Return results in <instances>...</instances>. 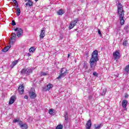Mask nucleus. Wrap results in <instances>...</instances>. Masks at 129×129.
<instances>
[{
	"label": "nucleus",
	"mask_w": 129,
	"mask_h": 129,
	"mask_svg": "<svg viewBox=\"0 0 129 129\" xmlns=\"http://www.w3.org/2000/svg\"><path fill=\"white\" fill-rule=\"evenodd\" d=\"M105 92H106V90H102V93H101V95H105Z\"/></svg>",
	"instance_id": "nucleus-30"
},
{
	"label": "nucleus",
	"mask_w": 129,
	"mask_h": 129,
	"mask_svg": "<svg viewBox=\"0 0 129 129\" xmlns=\"http://www.w3.org/2000/svg\"><path fill=\"white\" fill-rule=\"evenodd\" d=\"M91 125H92V123H91V120L89 119L87 122L86 127H87L88 128H90L91 127Z\"/></svg>",
	"instance_id": "nucleus-14"
},
{
	"label": "nucleus",
	"mask_w": 129,
	"mask_h": 129,
	"mask_svg": "<svg viewBox=\"0 0 129 129\" xmlns=\"http://www.w3.org/2000/svg\"><path fill=\"white\" fill-rule=\"evenodd\" d=\"M12 26H16V22L15 21V20L12 21Z\"/></svg>",
	"instance_id": "nucleus-33"
},
{
	"label": "nucleus",
	"mask_w": 129,
	"mask_h": 129,
	"mask_svg": "<svg viewBox=\"0 0 129 129\" xmlns=\"http://www.w3.org/2000/svg\"><path fill=\"white\" fill-rule=\"evenodd\" d=\"M24 98H25V99H28V98H29V97L27 95H26L24 96Z\"/></svg>",
	"instance_id": "nucleus-36"
},
{
	"label": "nucleus",
	"mask_w": 129,
	"mask_h": 129,
	"mask_svg": "<svg viewBox=\"0 0 129 129\" xmlns=\"http://www.w3.org/2000/svg\"><path fill=\"white\" fill-rule=\"evenodd\" d=\"M25 2H29V0H25Z\"/></svg>",
	"instance_id": "nucleus-41"
},
{
	"label": "nucleus",
	"mask_w": 129,
	"mask_h": 129,
	"mask_svg": "<svg viewBox=\"0 0 129 129\" xmlns=\"http://www.w3.org/2000/svg\"><path fill=\"white\" fill-rule=\"evenodd\" d=\"M113 56L114 58V59L116 60L120 58V53H119V52L116 51L115 52H113Z\"/></svg>",
	"instance_id": "nucleus-9"
},
{
	"label": "nucleus",
	"mask_w": 129,
	"mask_h": 129,
	"mask_svg": "<svg viewBox=\"0 0 129 129\" xmlns=\"http://www.w3.org/2000/svg\"><path fill=\"white\" fill-rule=\"evenodd\" d=\"M127 41L125 40L123 43V46H126V43H127Z\"/></svg>",
	"instance_id": "nucleus-34"
},
{
	"label": "nucleus",
	"mask_w": 129,
	"mask_h": 129,
	"mask_svg": "<svg viewBox=\"0 0 129 129\" xmlns=\"http://www.w3.org/2000/svg\"><path fill=\"white\" fill-rule=\"evenodd\" d=\"M20 121H20V120H19L18 119H14L13 120V122H14V123H16V122H19V123Z\"/></svg>",
	"instance_id": "nucleus-31"
},
{
	"label": "nucleus",
	"mask_w": 129,
	"mask_h": 129,
	"mask_svg": "<svg viewBox=\"0 0 129 129\" xmlns=\"http://www.w3.org/2000/svg\"><path fill=\"white\" fill-rule=\"evenodd\" d=\"M13 2L14 3H16V2H17V1L16 0H13Z\"/></svg>",
	"instance_id": "nucleus-39"
},
{
	"label": "nucleus",
	"mask_w": 129,
	"mask_h": 129,
	"mask_svg": "<svg viewBox=\"0 0 129 129\" xmlns=\"http://www.w3.org/2000/svg\"><path fill=\"white\" fill-rule=\"evenodd\" d=\"M19 124L20 126V127L22 128V129L28 128V126L27 125V124H26V123L23 124V122H22V121H20L19 122Z\"/></svg>",
	"instance_id": "nucleus-11"
},
{
	"label": "nucleus",
	"mask_w": 129,
	"mask_h": 129,
	"mask_svg": "<svg viewBox=\"0 0 129 129\" xmlns=\"http://www.w3.org/2000/svg\"><path fill=\"white\" fill-rule=\"evenodd\" d=\"M55 129H63V125L62 124L57 125Z\"/></svg>",
	"instance_id": "nucleus-22"
},
{
	"label": "nucleus",
	"mask_w": 129,
	"mask_h": 129,
	"mask_svg": "<svg viewBox=\"0 0 129 129\" xmlns=\"http://www.w3.org/2000/svg\"><path fill=\"white\" fill-rule=\"evenodd\" d=\"M46 28H43L41 29V31H40V34L39 35V37L40 38V39H43L44 38V37H45V30Z\"/></svg>",
	"instance_id": "nucleus-10"
},
{
	"label": "nucleus",
	"mask_w": 129,
	"mask_h": 129,
	"mask_svg": "<svg viewBox=\"0 0 129 129\" xmlns=\"http://www.w3.org/2000/svg\"><path fill=\"white\" fill-rule=\"evenodd\" d=\"M28 3V6L29 7H32V6H33V2H31V0H29Z\"/></svg>",
	"instance_id": "nucleus-27"
},
{
	"label": "nucleus",
	"mask_w": 129,
	"mask_h": 129,
	"mask_svg": "<svg viewBox=\"0 0 129 129\" xmlns=\"http://www.w3.org/2000/svg\"><path fill=\"white\" fill-rule=\"evenodd\" d=\"M14 4L16 5V6H17V8L19 7V5L18 4V2L17 1L14 2Z\"/></svg>",
	"instance_id": "nucleus-35"
},
{
	"label": "nucleus",
	"mask_w": 129,
	"mask_h": 129,
	"mask_svg": "<svg viewBox=\"0 0 129 129\" xmlns=\"http://www.w3.org/2000/svg\"><path fill=\"white\" fill-rule=\"evenodd\" d=\"M124 70L126 72H128V71H129V64L125 67Z\"/></svg>",
	"instance_id": "nucleus-28"
},
{
	"label": "nucleus",
	"mask_w": 129,
	"mask_h": 129,
	"mask_svg": "<svg viewBox=\"0 0 129 129\" xmlns=\"http://www.w3.org/2000/svg\"><path fill=\"white\" fill-rule=\"evenodd\" d=\"M35 49L34 48V47H31L29 49V52L30 53H34V51H35Z\"/></svg>",
	"instance_id": "nucleus-25"
},
{
	"label": "nucleus",
	"mask_w": 129,
	"mask_h": 129,
	"mask_svg": "<svg viewBox=\"0 0 129 129\" xmlns=\"http://www.w3.org/2000/svg\"><path fill=\"white\" fill-rule=\"evenodd\" d=\"M93 75L94 76H96V77H98V74L95 72H93Z\"/></svg>",
	"instance_id": "nucleus-32"
},
{
	"label": "nucleus",
	"mask_w": 129,
	"mask_h": 129,
	"mask_svg": "<svg viewBox=\"0 0 129 129\" xmlns=\"http://www.w3.org/2000/svg\"><path fill=\"white\" fill-rule=\"evenodd\" d=\"M117 12L119 17V20L120 22V25L124 24V11L123 10V7L121 4L119 3L117 6Z\"/></svg>",
	"instance_id": "nucleus-2"
},
{
	"label": "nucleus",
	"mask_w": 129,
	"mask_h": 129,
	"mask_svg": "<svg viewBox=\"0 0 129 129\" xmlns=\"http://www.w3.org/2000/svg\"><path fill=\"white\" fill-rule=\"evenodd\" d=\"M28 55H29V56H31V55L30 54V53H28Z\"/></svg>",
	"instance_id": "nucleus-42"
},
{
	"label": "nucleus",
	"mask_w": 129,
	"mask_h": 129,
	"mask_svg": "<svg viewBox=\"0 0 129 129\" xmlns=\"http://www.w3.org/2000/svg\"><path fill=\"white\" fill-rule=\"evenodd\" d=\"M97 56H98V51L96 50L93 52L92 57L90 59L89 64L91 70H89L87 71L89 73L91 70H94V69H95V66H96V63L98 60Z\"/></svg>",
	"instance_id": "nucleus-1"
},
{
	"label": "nucleus",
	"mask_w": 129,
	"mask_h": 129,
	"mask_svg": "<svg viewBox=\"0 0 129 129\" xmlns=\"http://www.w3.org/2000/svg\"><path fill=\"white\" fill-rule=\"evenodd\" d=\"M63 14H64V13L63 12V10H60L57 12V15H58L59 16H62V15H63Z\"/></svg>",
	"instance_id": "nucleus-21"
},
{
	"label": "nucleus",
	"mask_w": 129,
	"mask_h": 129,
	"mask_svg": "<svg viewBox=\"0 0 129 129\" xmlns=\"http://www.w3.org/2000/svg\"><path fill=\"white\" fill-rule=\"evenodd\" d=\"M98 34H99V35H101V32H100V30L98 29Z\"/></svg>",
	"instance_id": "nucleus-37"
},
{
	"label": "nucleus",
	"mask_w": 129,
	"mask_h": 129,
	"mask_svg": "<svg viewBox=\"0 0 129 129\" xmlns=\"http://www.w3.org/2000/svg\"><path fill=\"white\" fill-rule=\"evenodd\" d=\"M126 104H127V101L125 100H123L122 101V106L124 110H126Z\"/></svg>",
	"instance_id": "nucleus-13"
},
{
	"label": "nucleus",
	"mask_w": 129,
	"mask_h": 129,
	"mask_svg": "<svg viewBox=\"0 0 129 129\" xmlns=\"http://www.w3.org/2000/svg\"><path fill=\"white\" fill-rule=\"evenodd\" d=\"M24 86H23L22 85H20L18 88L19 93L20 94H23V93H24Z\"/></svg>",
	"instance_id": "nucleus-12"
},
{
	"label": "nucleus",
	"mask_w": 129,
	"mask_h": 129,
	"mask_svg": "<svg viewBox=\"0 0 129 129\" xmlns=\"http://www.w3.org/2000/svg\"><path fill=\"white\" fill-rule=\"evenodd\" d=\"M11 47H12L11 45L6 47L3 49H2L3 52H8V51H9V49L11 48Z\"/></svg>",
	"instance_id": "nucleus-18"
},
{
	"label": "nucleus",
	"mask_w": 129,
	"mask_h": 129,
	"mask_svg": "<svg viewBox=\"0 0 129 129\" xmlns=\"http://www.w3.org/2000/svg\"><path fill=\"white\" fill-rule=\"evenodd\" d=\"M70 57V54H68V58H69Z\"/></svg>",
	"instance_id": "nucleus-38"
},
{
	"label": "nucleus",
	"mask_w": 129,
	"mask_h": 129,
	"mask_svg": "<svg viewBox=\"0 0 129 129\" xmlns=\"http://www.w3.org/2000/svg\"><path fill=\"white\" fill-rule=\"evenodd\" d=\"M38 0H35V2H38Z\"/></svg>",
	"instance_id": "nucleus-43"
},
{
	"label": "nucleus",
	"mask_w": 129,
	"mask_h": 129,
	"mask_svg": "<svg viewBox=\"0 0 129 129\" xmlns=\"http://www.w3.org/2000/svg\"><path fill=\"white\" fill-rule=\"evenodd\" d=\"M59 76L57 78V79L60 80L62 77H65L68 74V70L66 68H63L60 71Z\"/></svg>",
	"instance_id": "nucleus-3"
},
{
	"label": "nucleus",
	"mask_w": 129,
	"mask_h": 129,
	"mask_svg": "<svg viewBox=\"0 0 129 129\" xmlns=\"http://www.w3.org/2000/svg\"><path fill=\"white\" fill-rule=\"evenodd\" d=\"M17 16H20L21 15V10L19 8L16 9Z\"/></svg>",
	"instance_id": "nucleus-20"
},
{
	"label": "nucleus",
	"mask_w": 129,
	"mask_h": 129,
	"mask_svg": "<svg viewBox=\"0 0 129 129\" xmlns=\"http://www.w3.org/2000/svg\"><path fill=\"white\" fill-rule=\"evenodd\" d=\"M16 33H12L11 35V37L10 38V45H13L14 43H15V41H16Z\"/></svg>",
	"instance_id": "nucleus-8"
},
{
	"label": "nucleus",
	"mask_w": 129,
	"mask_h": 129,
	"mask_svg": "<svg viewBox=\"0 0 129 129\" xmlns=\"http://www.w3.org/2000/svg\"><path fill=\"white\" fill-rule=\"evenodd\" d=\"M94 125H95V129H99V128H101V127H102V123H100L98 125L96 124H95Z\"/></svg>",
	"instance_id": "nucleus-19"
},
{
	"label": "nucleus",
	"mask_w": 129,
	"mask_h": 129,
	"mask_svg": "<svg viewBox=\"0 0 129 129\" xmlns=\"http://www.w3.org/2000/svg\"><path fill=\"white\" fill-rule=\"evenodd\" d=\"M15 100H16V96H12L10 98L9 104H13L15 102Z\"/></svg>",
	"instance_id": "nucleus-15"
},
{
	"label": "nucleus",
	"mask_w": 129,
	"mask_h": 129,
	"mask_svg": "<svg viewBox=\"0 0 129 129\" xmlns=\"http://www.w3.org/2000/svg\"><path fill=\"white\" fill-rule=\"evenodd\" d=\"M86 129H90V128H87V127H86Z\"/></svg>",
	"instance_id": "nucleus-44"
},
{
	"label": "nucleus",
	"mask_w": 129,
	"mask_h": 129,
	"mask_svg": "<svg viewBox=\"0 0 129 129\" xmlns=\"http://www.w3.org/2000/svg\"><path fill=\"white\" fill-rule=\"evenodd\" d=\"M14 31L16 32L17 36L18 38H20L21 36H22V34H23V29L21 28H19L17 27L14 29Z\"/></svg>",
	"instance_id": "nucleus-7"
},
{
	"label": "nucleus",
	"mask_w": 129,
	"mask_h": 129,
	"mask_svg": "<svg viewBox=\"0 0 129 129\" xmlns=\"http://www.w3.org/2000/svg\"><path fill=\"white\" fill-rule=\"evenodd\" d=\"M32 72H33V70L30 68H24L21 71L22 74H27V75H30V73H32Z\"/></svg>",
	"instance_id": "nucleus-5"
},
{
	"label": "nucleus",
	"mask_w": 129,
	"mask_h": 129,
	"mask_svg": "<svg viewBox=\"0 0 129 129\" xmlns=\"http://www.w3.org/2000/svg\"><path fill=\"white\" fill-rule=\"evenodd\" d=\"M48 113H49V114H54V109H50L48 110Z\"/></svg>",
	"instance_id": "nucleus-23"
},
{
	"label": "nucleus",
	"mask_w": 129,
	"mask_h": 129,
	"mask_svg": "<svg viewBox=\"0 0 129 129\" xmlns=\"http://www.w3.org/2000/svg\"><path fill=\"white\" fill-rule=\"evenodd\" d=\"M64 119H65V122H67V121H68V112H65L64 113Z\"/></svg>",
	"instance_id": "nucleus-16"
},
{
	"label": "nucleus",
	"mask_w": 129,
	"mask_h": 129,
	"mask_svg": "<svg viewBox=\"0 0 129 129\" xmlns=\"http://www.w3.org/2000/svg\"><path fill=\"white\" fill-rule=\"evenodd\" d=\"M18 60L14 61L10 66L11 68L13 69L16 64H18Z\"/></svg>",
	"instance_id": "nucleus-17"
},
{
	"label": "nucleus",
	"mask_w": 129,
	"mask_h": 129,
	"mask_svg": "<svg viewBox=\"0 0 129 129\" xmlns=\"http://www.w3.org/2000/svg\"><path fill=\"white\" fill-rule=\"evenodd\" d=\"M25 5H26V6H27L28 5H29V3H26Z\"/></svg>",
	"instance_id": "nucleus-40"
},
{
	"label": "nucleus",
	"mask_w": 129,
	"mask_h": 129,
	"mask_svg": "<svg viewBox=\"0 0 129 129\" xmlns=\"http://www.w3.org/2000/svg\"><path fill=\"white\" fill-rule=\"evenodd\" d=\"M84 69L85 70H87L88 68V66L87 65V63H84V67H83Z\"/></svg>",
	"instance_id": "nucleus-26"
},
{
	"label": "nucleus",
	"mask_w": 129,
	"mask_h": 129,
	"mask_svg": "<svg viewBox=\"0 0 129 129\" xmlns=\"http://www.w3.org/2000/svg\"><path fill=\"white\" fill-rule=\"evenodd\" d=\"M29 97L31 99H35L37 97V95L36 94V91L35 89L31 88L29 91Z\"/></svg>",
	"instance_id": "nucleus-4"
},
{
	"label": "nucleus",
	"mask_w": 129,
	"mask_h": 129,
	"mask_svg": "<svg viewBox=\"0 0 129 129\" xmlns=\"http://www.w3.org/2000/svg\"><path fill=\"white\" fill-rule=\"evenodd\" d=\"M79 21V19H78V18H76L75 20L71 21L69 26V28L70 29V30H71V29H73L74 27L76 26V24H77V23H78Z\"/></svg>",
	"instance_id": "nucleus-6"
},
{
	"label": "nucleus",
	"mask_w": 129,
	"mask_h": 129,
	"mask_svg": "<svg viewBox=\"0 0 129 129\" xmlns=\"http://www.w3.org/2000/svg\"><path fill=\"white\" fill-rule=\"evenodd\" d=\"M47 75V73L45 72H41L40 73V76H46Z\"/></svg>",
	"instance_id": "nucleus-29"
},
{
	"label": "nucleus",
	"mask_w": 129,
	"mask_h": 129,
	"mask_svg": "<svg viewBox=\"0 0 129 129\" xmlns=\"http://www.w3.org/2000/svg\"><path fill=\"white\" fill-rule=\"evenodd\" d=\"M53 87V85L52 84H49L47 86V90H50L51 88Z\"/></svg>",
	"instance_id": "nucleus-24"
}]
</instances>
